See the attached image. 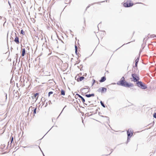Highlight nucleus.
Here are the masks:
<instances>
[{
  "instance_id": "obj_1",
  "label": "nucleus",
  "mask_w": 156,
  "mask_h": 156,
  "mask_svg": "<svg viewBox=\"0 0 156 156\" xmlns=\"http://www.w3.org/2000/svg\"><path fill=\"white\" fill-rule=\"evenodd\" d=\"M117 84L118 85L127 87H132L134 86L133 84L132 83H129L126 81H125V78L124 76L122 77L120 80L117 82Z\"/></svg>"
},
{
  "instance_id": "obj_2",
  "label": "nucleus",
  "mask_w": 156,
  "mask_h": 156,
  "mask_svg": "<svg viewBox=\"0 0 156 156\" xmlns=\"http://www.w3.org/2000/svg\"><path fill=\"white\" fill-rule=\"evenodd\" d=\"M133 81L134 82H137L140 80L139 76L136 73H132L131 75Z\"/></svg>"
},
{
  "instance_id": "obj_3",
  "label": "nucleus",
  "mask_w": 156,
  "mask_h": 156,
  "mask_svg": "<svg viewBox=\"0 0 156 156\" xmlns=\"http://www.w3.org/2000/svg\"><path fill=\"white\" fill-rule=\"evenodd\" d=\"M97 91L101 93H105L107 91V88L105 87H100L98 89Z\"/></svg>"
},
{
  "instance_id": "obj_4",
  "label": "nucleus",
  "mask_w": 156,
  "mask_h": 156,
  "mask_svg": "<svg viewBox=\"0 0 156 156\" xmlns=\"http://www.w3.org/2000/svg\"><path fill=\"white\" fill-rule=\"evenodd\" d=\"M127 140L129 139L132 136L133 133L132 132L131 130L129 129L127 131Z\"/></svg>"
},
{
  "instance_id": "obj_5",
  "label": "nucleus",
  "mask_w": 156,
  "mask_h": 156,
  "mask_svg": "<svg viewBox=\"0 0 156 156\" xmlns=\"http://www.w3.org/2000/svg\"><path fill=\"white\" fill-rule=\"evenodd\" d=\"M133 5V3L125 2L123 4V6L126 7H129L132 6Z\"/></svg>"
},
{
  "instance_id": "obj_6",
  "label": "nucleus",
  "mask_w": 156,
  "mask_h": 156,
  "mask_svg": "<svg viewBox=\"0 0 156 156\" xmlns=\"http://www.w3.org/2000/svg\"><path fill=\"white\" fill-rule=\"evenodd\" d=\"M16 37L15 38L14 41L17 44H19L20 43L19 37L16 35V34L15 33Z\"/></svg>"
},
{
  "instance_id": "obj_7",
  "label": "nucleus",
  "mask_w": 156,
  "mask_h": 156,
  "mask_svg": "<svg viewBox=\"0 0 156 156\" xmlns=\"http://www.w3.org/2000/svg\"><path fill=\"white\" fill-rule=\"evenodd\" d=\"M76 95L78 96L79 98H80L81 99V100L83 103H84L85 102V99L83 97H82L80 95V94H76Z\"/></svg>"
},
{
  "instance_id": "obj_8",
  "label": "nucleus",
  "mask_w": 156,
  "mask_h": 156,
  "mask_svg": "<svg viewBox=\"0 0 156 156\" xmlns=\"http://www.w3.org/2000/svg\"><path fill=\"white\" fill-rule=\"evenodd\" d=\"M142 89H146L147 87V86L145 85V84L143 83L141 84V85L140 86V87Z\"/></svg>"
},
{
  "instance_id": "obj_9",
  "label": "nucleus",
  "mask_w": 156,
  "mask_h": 156,
  "mask_svg": "<svg viewBox=\"0 0 156 156\" xmlns=\"http://www.w3.org/2000/svg\"><path fill=\"white\" fill-rule=\"evenodd\" d=\"M106 80V78L105 76H103L99 80V82L101 83H102L104 82Z\"/></svg>"
},
{
  "instance_id": "obj_10",
  "label": "nucleus",
  "mask_w": 156,
  "mask_h": 156,
  "mask_svg": "<svg viewBox=\"0 0 156 156\" xmlns=\"http://www.w3.org/2000/svg\"><path fill=\"white\" fill-rule=\"evenodd\" d=\"M39 95V93H36V94H34V96L32 97V98L33 99L34 98V97L36 98V100L35 102L38 99V96H37L38 95Z\"/></svg>"
},
{
  "instance_id": "obj_11",
  "label": "nucleus",
  "mask_w": 156,
  "mask_h": 156,
  "mask_svg": "<svg viewBox=\"0 0 156 156\" xmlns=\"http://www.w3.org/2000/svg\"><path fill=\"white\" fill-rule=\"evenodd\" d=\"M84 78V77L83 76H79V78H78L77 79V81H81L83 80Z\"/></svg>"
},
{
  "instance_id": "obj_12",
  "label": "nucleus",
  "mask_w": 156,
  "mask_h": 156,
  "mask_svg": "<svg viewBox=\"0 0 156 156\" xmlns=\"http://www.w3.org/2000/svg\"><path fill=\"white\" fill-rule=\"evenodd\" d=\"M142 83V82L141 81H138L136 82V84L138 87H140Z\"/></svg>"
},
{
  "instance_id": "obj_13",
  "label": "nucleus",
  "mask_w": 156,
  "mask_h": 156,
  "mask_svg": "<svg viewBox=\"0 0 156 156\" xmlns=\"http://www.w3.org/2000/svg\"><path fill=\"white\" fill-rule=\"evenodd\" d=\"M95 95L94 94H87L85 95V96L87 98H90L91 97H94Z\"/></svg>"
},
{
  "instance_id": "obj_14",
  "label": "nucleus",
  "mask_w": 156,
  "mask_h": 156,
  "mask_svg": "<svg viewBox=\"0 0 156 156\" xmlns=\"http://www.w3.org/2000/svg\"><path fill=\"white\" fill-rule=\"evenodd\" d=\"M26 54V51L25 49L24 48H23L22 49V56H24V55Z\"/></svg>"
},
{
  "instance_id": "obj_15",
  "label": "nucleus",
  "mask_w": 156,
  "mask_h": 156,
  "mask_svg": "<svg viewBox=\"0 0 156 156\" xmlns=\"http://www.w3.org/2000/svg\"><path fill=\"white\" fill-rule=\"evenodd\" d=\"M85 87H86V88H82L81 89V90H85V89H89V90H90V88H89V87L88 86H85Z\"/></svg>"
},
{
  "instance_id": "obj_16",
  "label": "nucleus",
  "mask_w": 156,
  "mask_h": 156,
  "mask_svg": "<svg viewBox=\"0 0 156 156\" xmlns=\"http://www.w3.org/2000/svg\"><path fill=\"white\" fill-rule=\"evenodd\" d=\"M61 95H65V91L63 90H62L61 92Z\"/></svg>"
},
{
  "instance_id": "obj_17",
  "label": "nucleus",
  "mask_w": 156,
  "mask_h": 156,
  "mask_svg": "<svg viewBox=\"0 0 156 156\" xmlns=\"http://www.w3.org/2000/svg\"><path fill=\"white\" fill-rule=\"evenodd\" d=\"M75 53L77 55V47L76 45H75Z\"/></svg>"
},
{
  "instance_id": "obj_18",
  "label": "nucleus",
  "mask_w": 156,
  "mask_h": 156,
  "mask_svg": "<svg viewBox=\"0 0 156 156\" xmlns=\"http://www.w3.org/2000/svg\"><path fill=\"white\" fill-rule=\"evenodd\" d=\"M100 102V103H101V106L103 107H104V108L105 107V104L102 101H101Z\"/></svg>"
},
{
  "instance_id": "obj_19",
  "label": "nucleus",
  "mask_w": 156,
  "mask_h": 156,
  "mask_svg": "<svg viewBox=\"0 0 156 156\" xmlns=\"http://www.w3.org/2000/svg\"><path fill=\"white\" fill-rule=\"evenodd\" d=\"M0 146V148L2 149H3L4 148L5 145L4 144L3 145H1Z\"/></svg>"
},
{
  "instance_id": "obj_20",
  "label": "nucleus",
  "mask_w": 156,
  "mask_h": 156,
  "mask_svg": "<svg viewBox=\"0 0 156 156\" xmlns=\"http://www.w3.org/2000/svg\"><path fill=\"white\" fill-rule=\"evenodd\" d=\"M139 59V57H138L135 60V63H138Z\"/></svg>"
},
{
  "instance_id": "obj_21",
  "label": "nucleus",
  "mask_w": 156,
  "mask_h": 156,
  "mask_svg": "<svg viewBox=\"0 0 156 156\" xmlns=\"http://www.w3.org/2000/svg\"><path fill=\"white\" fill-rule=\"evenodd\" d=\"M36 110H37V108H36L33 111V113L34 114H35L36 113Z\"/></svg>"
},
{
  "instance_id": "obj_22",
  "label": "nucleus",
  "mask_w": 156,
  "mask_h": 156,
  "mask_svg": "<svg viewBox=\"0 0 156 156\" xmlns=\"http://www.w3.org/2000/svg\"><path fill=\"white\" fill-rule=\"evenodd\" d=\"M102 116L103 117H105L106 118V120L107 121H108L109 122V118L108 117H107V116Z\"/></svg>"
},
{
  "instance_id": "obj_23",
  "label": "nucleus",
  "mask_w": 156,
  "mask_h": 156,
  "mask_svg": "<svg viewBox=\"0 0 156 156\" xmlns=\"http://www.w3.org/2000/svg\"><path fill=\"white\" fill-rule=\"evenodd\" d=\"M11 142H10V144L12 143V141L13 140V136L12 137L11 136Z\"/></svg>"
},
{
  "instance_id": "obj_24",
  "label": "nucleus",
  "mask_w": 156,
  "mask_h": 156,
  "mask_svg": "<svg viewBox=\"0 0 156 156\" xmlns=\"http://www.w3.org/2000/svg\"><path fill=\"white\" fill-rule=\"evenodd\" d=\"M20 34L23 35H24L25 32L23 30H22L20 31Z\"/></svg>"
},
{
  "instance_id": "obj_25",
  "label": "nucleus",
  "mask_w": 156,
  "mask_h": 156,
  "mask_svg": "<svg viewBox=\"0 0 156 156\" xmlns=\"http://www.w3.org/2000/svg\"><path fill=\"white\" fill-rule=\"evenodd\" d=\"M30 147V148H34V145H30V146H26V147Z\"/></svg>"
},
{
  "instance_id": "obj_26",
  "label": "nucleus",
  "mask_w": 156,
  "mask_h": 156,
  "mask_svg": "<svg viewBox=\"0 0 156 156\" xmlns=\"http://www.w3.org/2000/svg\"><path fill=\"white\" fill-rule=\"evenodd\" d=\"M53 93V92L52 91H50L48 93V96L49 97L50 95Z\"/></svg>"
},
{
  "instance_id": "obj_27",
  "label": "nucleus",
  "mask_w": 156,
  "mask_h": 156,
  "mask_svg": "<svg viewBox=\"0 0 156 156\" xmlns=\"http://www.w3.org/2000/svg\"><path fill=\"white\" fill-rule=\"evenodd\" d=\"M154 37H156V36L154 34H152L150 35V37L151 38H154Z\"/></svg>"
},
{
  "instance_id": "obj_28",
  "label": "nucleus",
  "mask_w": 156,
  "mask_h": 156,
  "mask_svg": "<svg viewBox=\"0 0 156 156\" xmlns=\"http://www.w3.org/2000/svg\"><path fill=\"white\" fill-rule=\"evenodd\" d=\"M153 117L154 118H156V112L154 113L153 114Z\"/></svg>"
},
{
  "instance_id": "obj_29",
  "label": "nucleus",
  "mask_w": 156,
  "mask_h": 156,
  "mask_svg": "<svg viewBox=\"0 0 156 156\" xmlns=\"http://www.w3.org/2000/svg\"><path fill=\"white\" fill-rule=\"evenodd\" d=\"M93 83H92V86H93L96 82V81L95 80L93 79Z\"/></svg>"
},
{
  "instance_id": "obj_30",
  "label": "nucleus",
  "mask_w": 156,
  "mask_h": 156,
  "mask_svg": "<svg viewBox=\"0 0 156 156\" xmlns=\"http://www.w3.org/2000/svg\"><path fill=\"white\" fill-rule=\"evenodd\" d=\"M66 106V105L65 107L63 109L62 111L61 112V113H60V115H59V116H58V117L57 118L59 117V116H60V114H61V113H62V112L63 111V110H64V108Z\"/></svg>"
},
{
  "instance_id": "obj_31",
  "label": "nucleus",
  "mask_w": 156,
  "mask_h": 156,
  "mask_svg": "<svg viewBox=\"0 0 156 156\" xmlns=\"http://www.w3.org/2000/svg\"><path fill=\"white\" fill-rule=\"evenodd\" d=\"M48 102H49V105L52 104V102H51V101H50V100H49L48 101Z\"/></svg>"
},
{
  "instance_id": "obj_32",
  "label": "nucleus",
  "mask_w": 156,
  "mask_h": 156,
  "mask_svg": "<svg viewBox=\"0 0 156 156\" xmlns=\"http://www.w3.org/2000/svg\"><path fill=\"white\" fill-rule=\"evenodd\" d=\"M137 64H138V63H135V67L137 68Z\"/></svg>"
},
{
  "instance_id": "obj_33",
  "label": "nucleus",
  "mask_w": 156,
  "mask_h": 156,
  "mask_svg": "<svg viewBox=\"0 0 156 156\" xmlns=\"http://www.w3.org/2000/svg\"><path fill=\"white\" fill-rule=\"evenodd\" d=\"M86 21H85V18H84V25H85V26H86Z\"/></svg>"
},
{
  "instance_id": "obj_34",
  "label": "nucleus",
  "mask_w": 156,
  "mask_h": 156,
  "mask_svg": "<svg viewBox=\"0 0 156 156\" xmlns=\"http://www.w3.org/2000/svg\"><path fill=\"white\" fill-rule=\"evenodd\" d=\"M47 105H48V102H47L46 104L45 107H46L47 106Z\"/></svg>"
},
{
  "instance_id": "obj_35",
  "label": "nucleus",
  "mask_w": 156,
  "mask_h": 156,
  "mask_svg": "<svg viewBox=\"0 0 156 156\" xmlns=\"http://www.w3.org/2000/svg\"><path fill=\"white\" fill-rule=\"evenodd\" d=\"M70 34H71L72 35H73L72 34V31L71 30H70Z\"/></svg>"
},
{
  "instance_id": "obj_36",
  "label": "nucleus",
  "mask_w": 156,
  "mask_h": 156,
  "mask_svg": "<svg viewBox=\"0 0 156 156\" xmlns=\"http://www.w3.org/2000/svg\"><path fill=\"white\" fill-rule=\"evenodd\" d=\"M84 29H85V27H83V31H84Z\"/></svg>"
},
{
  "instance_id": "obj_37",
  "label": "nucleus",
  "mask_w": 156,
  "mask_h": 156,
  "mask_svg": "<svg viewBox=\"0 0 156 156\" xmlns=\"http://www.w3.org/2000/svg\"><path fill=\"white\" fill-rule=\"evenodd\" d=\"M5 94V96H6V99H7V94Z\"/></svg>"
},
{
  "instance_id": "obj_38",
  "label": "nucleus",
  "mask_w": 156,
  "mask_h": 156,
  "mask_svg": "<svg viewBox=\"0 0 156 156\" xmlns=\"http://www.w3.org/2000/svg\"><path fill=\"white\" fill-rule=\"evenodd\" d=\"M89 6H88L87 7V8H86V9H87V8H89Z\"/></svg>"
},
{
  "instance_id": "obj_39",
  "label": "nucleus",
  "mask_w": 156,
  "mask_h": 156,
  "mask_svg": "<svg viewBox=\"0 0 156 156\" xmlns=\"http://www.w3.org/2000/svg\"><path fill=\"white\" fill-rule=\"evenodd\" d=\"M53 120H54V119H52V121H53Z\"/></svg>"
},
{
  "instance_id": "obj_40",
  "label": "nucleus",
  "mask_w": 156,
  "mask_h": 156,
  "mask_svg": "<svg viewBox=\"0 0 156 156\" xmlns=\"http://www.w3.org/2000/svg\"><path fill=\"white\" fill-rule=\"evenodd\" d=\"M53 120H54V119H52V121H53Z\"/></svg>"
},
{
  "instance_id": "obj_41",
  "label": "nucleus",
  "mask_w": 156,
  "mask_h": 156,
  "mask_svg": "<svg viewBox=\"0 0 156 156\" xmlns=\"http://www.w3.org/2000/svg\"><path fill=\"white\" fill-rule=\"evenodd\" d=\"M9 5H10V3H9Z\"/></svg>"
},
{
  "instance_id": "obj_42",
  "label": "nucleus",
  "mask_w": 156,
  "mask_h": 156,
  "mask_svg": "<svg viewBox=\"0 0 156 156\" xmlns=\"http://www.w3.org/2000/svg\"><path fill=\"white\" fill-rule=\"evenodd\" d=\"M9 142H8V146H9Z\"/></svg>"
},
{
  "instance_id": "obj_43",
  "label": "nucleus",
  "mask_w": 156,
  "mask_h": 156,
  "mask_svg": "<svg viewBox=\"0 0 156 156\" xmlns=\"http://www.w3.org/2000/svg\"><path fill=\"white\" fill-rule=\"evenodd\" d=\"M112 152V151H111V152L109 154H110Z\"/></svg>"
},
{
  "instance_id": "obj_44",
  "label": "nucleus",
  "mask_w": 156,
  "mask_h": 156,
  "mask_svg": "<svg viewBox=\"0 0 156 156\" xmlns=\"http://www.w3.org/2000/svg\"><path fill=\"white\" fill-rule=\"evenodd\" d=\"M38 147H39L40 148V149H41V148H40V147H39V146H38Z\"/></svg>"
},
{
  "instance_id": "obj_45",
  "label": "nucleus",
  "mask_w": 156,
  "mask_h": 156,
  "mask_svg": "<svg viewBox=\"0 0 156 156\" xmlns=\"http://www.w3.org/2000/svg\"><path fill=\"white\" fill-rule=\"evenodd\" d=\"M89 90H88V91H87V92H89Z\"/></svg>"
},
{
  "instance_id": "obj_46",
  "label": "nucleus",
  "mask_w": 156,
  "mask_h": 156,
  "mask_svg": "<svg viewBox=\"0 0 156 156\" xmlns=\"http://www.w3.org/2000/svg\"><path fill=\"white\" fill-rule=\"evenodd\" d=\"M62 43H64V42H63L62 41Z\"/></svg>"
},
{
  "instance_id": "obj_47",
  "label": "nucleus",
  "mask_w": 156,
  "mask_h": 156,
  "mask_svg": "<svg viewBox=\"0 0 156 156\" xmlns=\"http://www.w3.org/2000/svg\"><path fill=\"white\" fill-rule=\"evenodd\" d=\"M16 55L17 56V55H18V54H16Z\"/></svg>"
},
{
  "instance_id": "obj_48",
  "label": "nucleus",
  "mask_w": 156,
  "mask_h": 156,
  "mask_svg": "<svg viewBox=\"0 0 156 156\" xmlns=\"http://www.w3.org/2000/svg\"><path fill=\"white\" fill-rule=\"evenodd\" d=\"M50 130H49L48 131V132H49V131H50Z\"/></svg>"
},
{
  "instance_id": "obj_49",
  "label": "nucleus",
  "mask_w": 156,
  "mask_h": 156,
  "mask_svg": "<svg viewBox=\"0 0 156 156\" xmlns=\"http://www.w3.org/2000/svg\"><path fill=\"white\" fill-rule=\"evenodd\" d=\"M50 130H49L48 131V132H49V131H50Z\"/></svg>"
},
{
  "instance_id": "obj_50",
  "label": "nucleus",
  "mask_w": 156,
  "mask_h": 156,
  "mask_svg": "<svg viewBox=\"0 0 156 156\" xmlns=\"http://www.w3.org/2000/svg\"><path fill=\"white\" fill-rule=\"evenodd\" d=\"M50 130H49L48 131V132H49V131H50Z\"/></svg>"
},
{
  "instance_id": "obj_51",
  "label": "nucleus",
  "mask_w": 156,
  "mask_h": 156,
  "mask_svg": "<svg viewBox=\"0 0 156 156\" xmlns=\"http://www.w3.org/2000/svg\"><path fill=\"white\" fill-rule=\"evenodd\" d=\"M31 107H32V106H30V108Z\"/></svg>"
},
{
  "instance_id": "obj_52",
  "label": "nucleus",
  "mask_w": 156,
  "mask_h": 156,
  "mask_svg": "<svg viewBox=\"0 0 156 156\" xmlns=\"http://www.w3.org/2000/svg\"><path fill=\"white\" fill-rule=\"evenodd\" d=\"M43 155H44V154H43Z\"/></svg>"
},
{
  "instance_id": "obj_53",
  "label": "nucleus",
  "mask_w": 156,
  "mask_h": 156,
  "mask_svg": "<svg viewBox=\"0 0 156 156\" xmlns=\"http://www.w3.org/2000/svg\"><path fill=\"white\" fill-rule=\"evenodd\" d=\"M52 127H51V128L50 129H51L52 128Z\"/></svg>"
}]
</instances>
